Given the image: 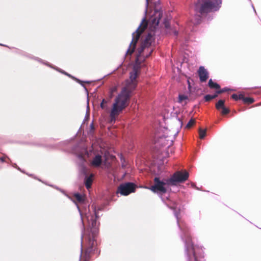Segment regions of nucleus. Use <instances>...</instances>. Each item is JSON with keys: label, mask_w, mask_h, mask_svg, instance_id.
I'll return each mask as SVG.
<instances>
[{"label": "nucleus", "mask_w": 261, "mask_h": 261, "mask_svg": "<svg viewBox=\"0 0 261 261\" xmlns=\"http://www.w3.org/2000/svg\"><path fill=\"white\" fill-rule=\"evenodd\" d=\"M150 31L145 37L138 50V55L136 58V63L140 64L145 59L148 57L153 50L151 48L154 45L155 40L158 39L161 31L159 29V24L164 25L166 29L170 27V18L168 17H163L162 10H155L153 14L150 18Z\"/></svg>", "instance_id": "obj_1"}, {"label": "nucleus", "mask_w": 261, "mask_h": 261, "mask_svg": "<svg viewBox=\"0 0 261 261\" xmlns=\"http://www.w3.org/2000/svg\"><path fill=\"white\" fill-rule=\"evenodd\" d=\"M139 70V65H136L133 67L132 71L129 73L130 81L127 82L126 86L122 89L120 93L115 98L110 112L111 122H115L116 117L118 116L128 105L131 93L137 85L136 79L138 75Z\"/></svg>", "instance_id": "obj_2"}, {"label": "nucleus", "mask_w": 261, "mask_h": 261, "mask_svg": "<svg viewBox=\"0 0 261 261\" xmlns=\"http://www.w3.org/2000/svg\"><path fill=\"white\" fill-rule=\"evenodd\" d=\"M189 177V173L187 171L182 172L177 171L170 178H161L156 176L153 179L154 184L150 187H145L156 194L165 202L170 197L171 187L176 186L179 183L186 181Z\"/></svg>", "instance_id": "obj_3"}, {"label": "nucleus", "mask_w": 261, "mask_h": 261, "mask_svg": "<svg viewBox=\"0 0 261 261\" xmlns=\"http://www.w3.org/2000/svg\"><path fill=\"white\" fill-rule=\"evenodd\" d=\"M174 214L176 218L177 223L182 231L181 238L185 243V257L186 261H201L204 257L202 247L194 245L189 233V229L185 224H180L178 213L174 211Z\"/></svg>", "instance_id": "obj_4"}, {"label": "nucleus", "mask_w": 261, "mask_h": 261, "mask_svg": "<svg viewBox=\"0 0 261 261\" xmlns=\"http://www.w3.org/2000/svg\"><path fill=\"white\" fill-rule=\"evenodd\" d=\"M85 216L87 219L88 226L90 228L91 232L92 234V237L90 236H88V237L89 246L85 252V255L87 258L89 257L90 254L94 250L93 248L95 245L94 236L97 232L96 219L98 217V212H96L95 208H93V212L88 211V212H86Z\"/></svg>", "instance_id": "obj_5"}, {"label": "nucleus", "mask_w": 261, "mask_h": 261, "mask_svg": "<svg viewBox=\"0 0 261 261\" xmlns=\"http://www.w3.org/2000/svg\"><path fill=\"white\" fill-rule=\"evenodd\" d=\"M222 0H199L195 9L201 15L218 11L221 7Z\"/></svg>", "instance_id": "obj_6"}, {"label": "nucleus", "mask_w": 261, "mask_h": 261, "mask_svg": "<svg viewBox=\"0 0 261 261\" xmlns=\"http://www.w3.org/2000/svg\"><path fill=\"white\" fill-rule=\"evenodd\" d=\"M147 25V22L146 20L145 16L142 18V21L136 31L132 34V40L129 44V47L127 49L126 54H132L134 50L135 45L141 34L144 32Z\"/></svg>", "instance_id": "obj_7"}, {"label": "nucleus", "mask_w": 261, "mask_h": 261, "mask_svg": "<svg viewBox=\"0 0 261 261\" xmlns=\"http://www.w3.org/2000/svg\"><path fill=\"white\" fill-rule=\"evenodd\" d=\"M136 186L133 182L121 184L118 188L117 192L122 195L126 196L135 191Z\"/></svg>", "instance_id": "obj_8"}, {"label": "nucleus", "mask_w": 261, "mask_h": 261, "mask_svg": "<svg viewBox=\"0 0 261 261\" xmlns=\"http://www.w3.org/2000/svg\"><path fill=\"white\" fill-rule=\"evenodd\" d=\"M178 131H177L173 136H168L167 137L163 136L160 138V142H161L162 145L164 146L169 147L172 144L173 140L174 139L175 136L178 134Z\"/></svg>", "instance_id": "obj_9"}, {"label": "nucleus", "mask_w": 261, "mask_h": 261, "mask_svg": "<svg viewBox=\"0 0 261 261\" xmlns=\"http://www.w3.org/2000/svg\"><path fill=\"white\" fill-rule=\"evenodd\" d=\"M74 203H75L76 206H77V210H78V211L80 213V215L81 216V221H82V236H81V253H80V261H81V257H82V253H83V238H84V232L85 231V226H84V223H83V215H82V212L81 211V209L79 207V206L77 204V203L74 202Z\"/></svg>", "instance_id": "obj_10"}, {"label": "nucleus", "mask_w": 261, "mask_h": 261, "mask_svg": "<svg viewBox=\"0 0 261 261\" xmlns=\"http://www.w3.org/2000/svg\"><path fill=\"white\" fill-rule=\"evenodd\" d=\"M198 75L201 82H205L208 77V73L203 66H200L198 70Z\"/></svg>", "instance_id": "obj_11"}, {"label": "nucleus", "mask_w": 261, "mask_h": 261, "mask_svg": "<svg viewBox=\"0 0 261 261\" xmlns=\"http://www.w3.org/2000/svg\"><path fill=\"white\" fill-rule=\"evenodd\" d=\"M102 163V156L100 154H96L91 162L92 166L99 167Z\"/></svg>", "instance_id": "obj_12"}, {"label": "nucleus", "mask_w": 261, "mask_h": 261, "mask_svg": "<svg viewBox=\"0 0 261 261\" xmlns=\"http://www.w3.org/2000/svg\"><path fill=\"white\" fill-rule=\"evenodd\" d=\"M92 177L93 174H91L89 176H86L85 179V184L86 188L89 189L91 188V184L92 183Z\"/></svg>", "instance_id": "obj_13"}, {"label": "nucleus", "mask_w": 261, "mask_h": 261, "mask_svg": "<svg viewBox=\"0 0 261 261\" xmlns=\"http://www.w3.org/2000/svg\"><path fill=\"white\" fill-rule=\"evenodd\" d=\"M208 86L211 89H219L220 88V86L219 84L214 82L212 79H210L208 81Z\"/></svg>", "instance_id": "obj_14"}, {"label": "nucleus", "mask_w": 261, "mask_h": 261, "mask_svg": "<svg viewBox=\"0 0 261 261\" xmlns=\"http://www.w3.org/2000/svg\"><path fill=\"white\" fill-rule=\"evenodd\" d=\"M225 101L224 100L220 99L216 104V108L218 110H220L224 107Z\"/></svg>", "instance_id": "obj_15"}, {"label": "nucleus", "mask_w": 261, "mask_h": 261, "mask_svg": "<svg viewBox=\"0 0 261 261\" xmlns=\"http://www.w3.org/2000/svg\"><path fill=\"white\" fill-rule=\"evenodd\" d=\"M74 197L79 202H82L84 201V196L79 193H75Z\"/></svg>", "instance_id": "obj_16"}, {"label": "nucleus", "mask_w": 261, "mask_h": 261, "mask_svg": "<svg viewBox=\"0 0 261 261\" xmlns=\"http://www.w3.org/2000/svg\"><path fill=\"white\" fill-rule=\"evenodd\" d=\"M109 101L108 100H106L105 99H103L102 100V101L100 103V108L103 109V110H105V111H107L109 109V108L108 106H104V104L105 103H107Z\"/></svg>", "instance_id": "obj_17"}, {"label": "nucleus", "mask_w": 261, "mask_h": 261, "mask_svg": "<svg viewBox=\"0 0 261 261\" xmlns=\"http://www.w3.org/2000/svg\"><path fill=\"white\" fill-rule=\"evenodd\" d=\"M57 70H58V71H59L60 72L67 75V76L73 79H75L78 83H80L83 86H84L83 84L82 83V81H80V80L79 79H77L76 78H75L74 77L71 76L70 74L66 73V72L65 71H62V70H59V69H57Z\"/></svg>", "instance_id": "obj_18"}, {"label": "nucleus", "mask_w": 261, "mask_h": 261, "mask_svg": "<svg viewBox=\"0 0 261 261\" xmlns=\"http://www.w3.org/2000/svg\"><path fill=\"white\" fill-rule=\"evenodd\" d=\"M199 137L200 139H203L206 135V129H199Z\"/></svg>", "instance_id": "obj_19"}, {"label": "nucleus", "mask_w": 261, "mask_h": 261, "mask_svg": "<svg viewBox=\"0 0 261 261\" xmlns=\"http://www.w3.org/2000/svg\"><path fill=\"white\" fill-rule=\"evenodd\" d=\"M231 97L234 99L235 100H238L239 99H243V95L242 94H240L239 95H238L236 94H233L231 95Z\"/></svg>", "instance_id": "obj_20"}, {"label": "nucleus", "mask_w": 261, "mask_h": 261, "mask_svg": "<svg viewBox=\"0 0 261 261\" xmlns=\"http://www.w3.org/2000/svg\"><path fill=\"white\" fill-rule=\"evenodd\" d=\"M188 99V97L187 95L183 94H179L178 96V101L179 102H181L182 101L185 100H187Z\"/></svg>", "instance_id": "obj_21"}, {"label": "nucleus", "mask_w": 261, "mask_h": 261, "mask_svg": "<svg viewBox=\"0 0 261 261\" xmlns=\"http://www.w3.org/2000/svg\"><path fill=\"white\" fill-rule=\"evenodd\" d=\"M245 102L249 103H252L254 102V99L250 97H244L242 99Z\"/></svg>", "instance_id": "obj_22"}, {"label": "nucleus", "mask_w": 261, "mask_h": 261, "mask_svg": "<svg viewBox=\"0 0 261 261\" xmlns=\"http://www.w3.org/2000/svg\"><path fill=\"white\" fill-rule=\"evenodd\" d=\"M195 123V120L193 119H191L188 123L186 125L187 128H190Z\"/></svg>", "instance_id": "obj_23"}, {"label": "nucleus", "mask_w": 261, "mask_h": 261, "mask_svg": "<svg viewBox=\"0 0 261 261\" xmlns=\"http://www.w3.org/2000/svg\"><path fill=\"white\" fill-rule=\"evenodd\" d=\"M230 90V89L227 88V87H225L221 90H218L217 91V93L218 94H221L222 93H223L224 92H226V91H228Z\"/></svg>", "instance_id": "obj_24"}, {"label": "nucleus", "mask_w": 261, "mask_h": 261, "mask_svg": "<svg viewBox=\"0 0 261 261\" xmlns=\"http://www.w3.org/2000/svg\"><path fill=\"white\" fill-rule=\"evenodd\" d=\"M222 114H223V115H225V114H227L228 113H229V110L228 108L225 107V106L224 107H223L222 108Z\"/></svg>", "instance_id": "obj_25"}, {"label": "nucleus", "mask_w": 261, "mask_h": 261, "mask_svg": "<svg viewBox=\"0 0 261 261\" xmlns=\"http://www.w3.org/2000/svg\"><path fill=\"white\" fill-rule=\"evenodd\" d=\"M213 99L212 98V95H210V94H207L205 96H204V100L206 101H210L211 100Z\"/></svg>", "instance_id": "obj_26"}, {"label": "nucleus", "mask_w": 261, "mask_h": 261, "mask_svg": "<svg viewBox=\"0 0 261 261\" xmlns=\"http://www.w3.org/2000/svg\"><path fill=\"white\" fill-rule=\"evenodd\" d=\"M176 122L178 124L180 127L182 126V122L179 118H177L176 119Z\"/></svg>", "instance_id": "obj_27"}, {"label": "nucleus", "mask_w": 261, "mask_h": 261, "mask_svg": "<svg viewBox=\"0 0 261 261\" xmlns=\"http://www.w3.org/2000/svg\"><path fill=\"white\" fill-rule=\"evenodd\" d=\"M148 6V0H146V8H145V12H144L145 15H146Z\"/></svg>", "instance_id": "obj_28"}, {"label": "nucleus", "mask_w": 261, "mask_h": 261, "mask_svg": "<svg viewBox=\"0 0 261 261\" xmlns=\"http://www.w3.org/2000/svg\"><path fill=\"white\" fill-rule=\"evenodd\" d=\"M218 93H217V92H216V93L214 95H212V98L214 99L215 98H216V97H217L218 96Z\"/></svg>", "instance_id": "obj_29"}, {"label": "nucleus", "mask_w": 261, "mask_h": 261, "mask_svg": "<svg viewBox=\"0 0 261 261\" xmlns=\"http://www.w3.org/2000/svg\"><path fill=\"white\" fill-rule=\"evenodd\" d=\"M197 17H198V20L195 22V23H198L200 20L201 17L200 16H197Z\"/></svg>", "instance_id": "obj_30"}, {"label": "nucleus", "mask_w": 261, "mask_h": 261, "mask_svg": "<svg viewBox=\"0 0 261 261\" xmlns=\"http://www.w3.org/2000/svg\"><path fill=\"white\" fill-rule=\"evenodd\" d=\"M89 110V102H88V100H87V113L88 112V111Z\"/></svg>", "instance_id": "obj_31"}, {"label": "nucleus", "mask_w": 261, "mask_h": 261, "mask_svg": "<svg viewBox=\"0 0 261 261\" xmlns=\"http://www.w3.org/2000/svg\"><path fill=\"white\" fill-rule=\"evenodd\" d=\"M113 92V90H111L110 97V98H111L112 97Z\"/></svg>", "instance_id": "obj_32"}, {"label": "nucleus", "mask_w": 261, "mask_h": 261, "mask_svg": "<svg viewBox=\"0 0 261 261\" xmlns=\"http://www.w3.org/2000/svg\"><path fill=\"white\" fill-rule=\"evenodd\" d=\"M177 34H178V32H177V31H174V35H175V36H176V35H177Z\"/></svg>", "instance_id": "obj_33"}, {"label": "nucleus", "mask_w": 261, "mask_h": 261, "mask_svg": "<svg viewBox=\"0 0 261 261\" xmlns=\"http://www.w3.org/2000/svg\"><path fill=\"white\" fill-rule=\"evenodd\" d=\"M1 161L2 162H4V159L3 158H1Z\"/></svg>", "instance_id": "obj_34"}, {"label": "nucleus", "mask_w": 261, "mask_h": 261, "mask_svg": "<svg viewBox=\"0 0 261 261\" xmlns=\"http://www.w3.org/2000/svg\"><path fill=\"white\" fill-rule=\"evenodd\" d=\"M252 8H253V10H254V12H255V10L254 8V6H253V5H252Z\"/></svg>", "instance_id": "obj_35"}, {"label": "nucleus", "mask_w": 261, "mask_h": 261, "mask_svg": "<svg viewBox=\"0 0 261 261\" xmlns=\"http://www.w3.org/2000/svg\"><path fill=\"white\" fill-rule=\"evenodd\" d=\"M104 106H108L106 105V103H105Z\"/></svg>", "instance_id": "obj_36"}, {"label": "nucleus", "mask_w": 261, "mask_h": 261, "mask_svg": "<svg viewBox=\"0 0 261 261\" xmlns=\"http://www.w3.org/2000/svg\"><path fill=\"white\" fill-rule=\"evenodd\" d=\"M91 127H93V124H92H92H91Z\"/></svg>", "instance_id": "obj_37"}]
</instances>
